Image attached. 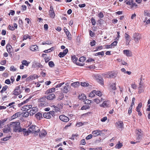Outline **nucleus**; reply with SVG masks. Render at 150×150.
<instances>
[{
	"mask_svg": "<svg viewBox=\"0 0 150 150\" xmlns=\"http://www.w3.org/2000/svg\"><path fill=\"white\" fill-rule=\"evenodd\" d=\"M144 14L145 16H147L150 17V13H149L148 10H145L144 11Z\"/></svg>",
	"mask_w": 150,
	"mask_h": 150,
	"instance_id": "53",
	"label": "nucleus"
},
{
	"mask_svg": "<svg viewBox=\"0 0 150 150\" xmlns=\"http://www.w3.org/2000/svg\"><path fill=\"white\" fill-rule=\"evenodd\" d=\"M49 112L50 115H51L53 117H54L55 115V112L54 111H51Z\"/></svg>",
	"mask_w": 150,
	"mask_h": 150,
	"instance_id": "62",
	"label": "nucleus"
},
{
	"mask_svg": "<svg viewBox=\"0 0 150 150\" xmlns=\"http://www.w3.org/2000/svg\"><path fill=\"white\" fill-rule=\"evenodd\" d=\"M30 63V62H28L25 60H23L21 61V63L24 65L26 66H28Z\"/></svg>",
	"mask_w": 150,
	"mask_h": 150,
	"instance_id": "33",
	"label": "nucleus"
},
{
	"mask_svg": "<svg viewBox=\"0 0 150 150\" xmlns=\"http://www.w3.org/2000/svg\"><path fill=\"white\" fill-rule=\"evenodd\" d=\"M65 85L66 86L64 87L63 92L64 93H67L69 91V87L68 83H66Z\"/></svg>",
	"mask_w": 150,
	"mask_h": 150,
	"instance_id": "22",
	"label": "nucleus"
},
{
	"mask_svg": "<svg viewBox=\"0 0 150 150\" xmlns=\"http://www.w3.org/2000/svg\"><path fill=\"white\" fill-rule=\"evenodd\" d=\"M13 94L15 95H19L22 92V90L20 89L19 86H18L16 87L13 92Z\"/></svg>",
	"mask_w": 150,
	"mask_h": 150,
	"instance_id": "5",
	"label": "nucleus"
},
{
	"mask_svg": "<svg viewBox=\"0 0 150 150\" xmlns=\"http://www.w3.org/2000/svg\"><path fill=\"white\" fill-rule=\"evenodd\" d=\"M30 132L34 134H37L40 131V129L38 127L34 125L31 126L29 128Z\"/></svg>",
	"mask_w": 150,
	"mask_h": 150,
	"instance_id": "2",
	"label": "nucleus"
},
{
	"mask_svg": "<svg viewBox=\"0 0 150 150\" xmlns=\"http://www.w3.org/2000/svg\"><path fill=\"white\" fill-rule=\"evenodd\" d=\"M28 38L29 39H31V37L28 34L24 35L23 36V41L25 40H26Z\"/></svg>",
	"mask_w": 150,
	"mask_h": 150,
	"instance_id": "38",
	"label": "nucleus"
},
{
	"mask_svg": "<svg viewBox=\"0 0 150 150\" xmlns=\"http://www.w3.org/2000/svg\"><path fill=\"white\" fill-rule=\"evenodd\" d=\"M6 48L8 52L10 54L12 51V47L10 44H8L6 45Z\"/></svg>",
	"mask_w": 150,
	"mask_h": 150,
	"instance_id": "26",
	"label": "nucleus"
},
{
	"mask_svg": "<svg viewBox=\"0 0 150 150\" xmlns=\"http://www.w3.org/2000/svg\"><path fill=\"white\" fill-rule=\"evenodd\" d=\"M95 50H94V52L97 51L102 50L103 49V46H98L95 48Z\"/></svg>",
	"mask_w": 150,
	"mask_h": 150,
	"instance_id": "44",
	"label": "nucleus"
},
{
	"mask_svg": "<svg viewBox=\"0 0 150 150\" xmlns=\"http://www.w3.org/2000/svg\"><path fill=\"white\" fill-rule=\"evenodd\" d=\"M126 4L130 6L131 8L134 7L137 8V5L135 3H134L133 0H129L128 1L126 2Z\"/></svg>",
	"mask_w": 150,
	"mask_h": 150,
	"instance_id": "9",
	"label": "nucleus"
},
{
	"mask_svg": "<svg viewBox=\"0 0 150 150\" xmlns=\"http://www.w3.org/2000/svg\"><path fill=\"white\" fill-rule=\"evenodd\" d=\"M64 98V94L62 93H60L59 96L58 97V98L57 99V100H60L63 98Z\"/></svg>",
	"mask_w": 150,
	"mask_h": 150,
	"instance_id": "42",
	"label": "nucleus"
},
{
	"mask_svg": "<svg viewBox=\"0 0 150 150\" xmlns=\"http://www.w3.org/2000/svg\"><path fill=\"white\" fill-rule=\"evenodd\" d=\"M96 93V90H94L93 91L89 94V96L91 98H93L95 96V93Z\"/></svg>",
	"mask_w": 150,
	"mask_h": 150,
	"instance_id": "36",
	"label": "nucleus"
},
{
	"mask_svg": "<svg viewBox=\"0 0 150 150\" xmlns=\"http://www.w3.org/2000/svg\"><path fill=\"white\" fill-rule=\"evenodd\" d=\"M72 60L73 62L76 64L80 66H83L85 64L84 63H81L79 62H77L78 58L76 57L75 55L71 57Z\"/></svg>",
	"mask_w": 150,
	"mask_h": 150,
	"instance_id": "6",
	"label": "nucleus"
},
{
	"mask_svg": "<svg viewBox=\"0 0 150 150\" xmlns=\"http://www.w3.org/2000/svg\"><path fill=\"white\" fill-rule=\"evenodd\" d=\"M21 115V113L20 112H17L14 114L11 117V119H14L18 117H20Z\"/></svg>",
	"mask_w": 150,
	"mask_h": 150,
	"instance_id": "16",
	"label": "nucleus"
},
{
	"mask_svg": "<svg viewBox=\"0 0 150 150\" xmlns=\"http://www.w3.org/2000/svg\"><path fill=\"white\" fill-rule=\"evenodd\" d=\"M122 146V143H121L120 141H119L118 143L116 144L115 147L116 149H120Z\"/></svg>",
	"mask_w": 150,
	"mask_h": 150,
	"instance_id": "37",
	"label": "nucleus"
},
{
	"mask_svg": "<svg viewBox=\"0 0 150 150\" xmlns=\"http://www.w3.org/2000/svg\"><path fill=\"white\" fill-rule=\"evenodd\" d=\"M142 106V104L141 103H139L137 107L136 108V111L140 110V108Z\"/></svg>",
	"mask_w": 150,
	"mask_h": 150,
	"instance_id": "47",
	"label": "nucleus"
},
{
	"mask_svg": "<svg viewBox=\"0 0 150 150\" xmlns=\"http://www.w3.org/2000/svg\"><path fill=\"white\" fill-rule=\"evenodd\" d=\"M96 42L94 40H93L90 43V45L92 46L95 45Z\"/></svg>",
	"mask_w": 150,
	"mask_h": 150,
	"instance_id": "64",
	"label": "nucleus"
},
{
	"mask_svg": "<svg viewBox=\"0 0 150 150\" xmlns=\"http://www.w3.org/2000/svg\"><path fill=\"white\" fill-rule=\"evenodd\" d=\"M11 127L8 126H5L4 128L3 129V131L4 133H8L11 132Z\"/></svg>",
	"mask_w": 150,
	"mask_h": 150,
	"instance_id": "24",
	"label": "nucleus"
},
{
	"mask_svg": "<svg viewBox=\"0 0 150 150\" xmlns=\"http://www.w3.org/2000/svg\"><path fill=\"white\" fill-rule=\"evenodd\" d=\"M102 131L101 130L99 129H98L96 130H94L92 132V134H93V136L94 137H95L96 136L100 135V133Z\"/></svg>",
	"mask_w": 150,
	"mask_h": 150,
	"instance_id": "20",
	"label": "nucleus"
},
{
	"mask_svg": "<svg viewBox=\"0 0 150 150\" xmlns=\"http://www.w3.org/2000/svg\"><path fill=\"white\" fill-rule=\"evenodd\" d=\"M48 65L50 67H53L55 66L54 64L52 61L49 62Z\"/></svg>",
	"mask_w": 150,
	"mask_h": 150,
	"instance_id": "46",
	"label": "nucleus"
},
{
	"mask_svg": "<svg viewBox=\"0 0 150 150\" xmlns=\"http://www.w3.org/2000/svg\"><path fill=\"white\" fill-rule=\"evenodd\" d=\"M79 83L78 82L73 83L71 84V86L74 87H76L77 86Z\"/></svg>",
	"mask_w": 150,
	"mask_h": 150,
	"instance_id": "61",
	"label": "nucleus"
},
{
	"mask_svg": "<svg viewBox=\"0 0 150 150\" xmlns=\"http://www.w3.org/2000/svg\"><path fill=\"white\" fill-rule=\"evenodd\" d=\"M38 48V46L36 45H32L30 47V50L33 51H36Z\"/></svg>",
	"mask_w": 150,
	"mask_h": 150,
	"instance_id": "28",
	"label": "nucleus"
},
{
	"mask_svg": "<svg viewBox=\"0 0 150 150\" xmlns=\"http://www.w3.org/2000/svg\"><path fill=\"white\" fill-rule=\"evenodd\" d=\"M86 98L85 95L84 94H80L79 96V98L81 100H84Z\"/></svg>",
	"mask_w": 150,
	"mask_h": 150,
	"instance_id": "32",
	"label": "nucleus"
},
{
	"mask_svg": "<svg viewBox=\"0 0 150 150\" xmlns=\"http://www.w3.org/2000/svg\"><path fill=\"white\" fill-rule=\"evenodd\" d=\"M10 127L13 129V131L20 132V130L21 129L20 127V123L19 122H12L10 124Z\"/></svg>",
	"mask_w": 150,
	"mask_h": 150,
	"instance_id": "1",
	"label": "nucleus"
},
{
	"mask_svg": "<svg viewBox=\"0 0 150 150\" xmlns=\"http://www.w3.org/2000/svg\"><path fill=\"white\" fill-rule=\"evenodd\" d=\"M115 125L119 128H122L123 127V123L121 121H119L116 123Z\"/></svg>",
	"mask_w": 150,
	"mask_h": 150,
	"instance_id": "18",
	"label": "nucleus"
},
{
	"mask_svg": "<svg viewBox=\"0 0 150 150\" xmlns=\"http://www.w3.org/2000/svg\"><path fill=\"white\" fill-rule=\"evenodd\" d=\"M123 52L127 57H131L132 55V52L128 50H124Z\"/></svg>",
	"mask_w": 150,
	"mask_h": 150,
	"instance_id": "21",
	"label": "nucleus"
},
{
	"mask_svg": "<svg viewBox=\"0 0 150 150\" xmlns=\"http://www.w3.org/2000/svg\"><path fill=\"white\" fill-rule=\"evenodd\" d=\"M47 101L39 103L38 104L39 106L40 107H44L47 106Z\"/></svg>",
	"mask_w": 150,
	"mask_h": 150,
	"instance_id": "31",
	"label": "nucleus"
},
{
	"mask_svg": "<svg viewBox=\"0 0 150 150\" xmlns=\"http://www.w3.org/2000/svg\"><path fill=\"white\" fill-rule=\"evenodd\" d=\"M89 108V106L87 105L83 106L81 108V110H85L88 109Z\"/></svg>",
	"mask_w": 150,
	"mask_h": 150,
	"instance_id": "51",
	"label": "nucleus"
},
{
	"mask_svg": "<svg viewBox=\"0 0 150 150\" xmlns=\"http://www.w3.org/2000/svg\"><path fill=\"white\" fill-rule=\"evenodd\" d=\"M15 104V102H12V103H9L8 104V105H6V106L8 107V106H10V108H14V106L13 105H13L14 104Z\"/></svg>",
	"mask_w": 150,
	"mask_h": 150,
	"instance_id": "48",
	"label": "nucleus"
},
{
	"mask_svg": "<svg viewBox=\"0 0 150 150\" xmlns=\"http://www.w3.org/2000/svg\"><path fill=\"white\" fill-rule=\"evenodd\" d=\"M110 86L111 88L113 90H114L116 89V83H112Z\"/></svg>",
	"mask_w": 150,
	"mask_h": 150,
	"instance_id": "49",
	"label": "nucleus"
},
{
	"mask_svg": "<svg viewBox=\"0 0 150 150\" xmlns=\"http://www.w3.org/2000/svg\"><path fill=\"white\" fill-rule=\"evenodd\" d=\"M35 116L36 118L38 120H40L42 118V114L40 112H38L35 114Z\"/></svg>",
	"mask_w": 150,
	"mask_h": 150,
	"instance_id": "30",
	"label": "nucleus"
},
{
	"mask_svg": "<svg viewBox=\"0 0 150 150\" xmlns=\"http://www.w3.org/2000/svg\"><path fill=\"white\" fill-rule=\"evenodd\" d=\"M46 98L48 100H52L55 98V96L54 93H51L47 96Z\"/></svg>",
	"mask_w": 150,
	"mask_h": 150,
	"instance_id": "17",
	"label": "nucleus"
},
{
	"mask_svg": "<svg viewBox=\"0 0 150 150\" xmlns=\"http://www.w3.org/2000/svg\"><path fill=\"white\" fill-rule=\"evenodd\" d=\"M55 89L54 88H51L47 90L46 92V93L47 94H49L50 93L54 92L55 91Z\"/></svg>",
	"mask_w": 150,
	"mask_h": 150,
	"instance_id": "29",
	"label": "nucleus"
},
{
	"mask_svg": "<svg viewBox=\"0 0 150 150\" xmlns=\"http://www.w3.org/2000/svg\"><path fill=\"white\" fill-rule=\"evenodd\" d=\"M50 10L49 11L50 16L51 18H53L54 17L55 14L54 11L53 6L50 5Z\"/></svg>",
	"mask_w": 150,
	"mask_h": 150,
	"instance_id": "8",
	"label": "nucleus"
},
{
	"mask_svg": "<svg viewBox=\"0 0 150 150\" xmlns=\"http://www.w3.org/2000/svg\"><path fill=\"white\" fill-rule=\"evenodd\" d=\"M8 87V86L6 85L3 86L2 88V89L0 91L1 93H2L4 91H6L7 88Z\"/></svg>",
	"mask_w": 150,
	"mask_h": 150,
	"instance_id": "45",
	"label": "nucleus"
},
{
	"mask_svg": "<svg viewBox=\"0 0 150 150\" xmlns=\"http://www.w3.org/2000/svg\"><path fill=\"white\" fill-rule=\"evenodd\" d=\"M47 134V132L45 129L41 131L39 133V136L40 138L45 137Z\"/></svg>",
	"mask_w": 150,
	"mask_h": 150,
	"instance_id": "23",
	"label": "nucleus"
},
{
	"mask_svg": "<svg viewBox=\"0 0 150 150\" xmlns=\"http://www.w3.org/2000/svg\"><path fill=\"white\" fill-rule=\"evenodd\" d=\"M29 112H24L23 115V117H28L29 115Z\"/></svg>",
	"mask_w": 150,
	"mask_h": 150,
	"instance_id": "55",
	"label": "nucleus"
},
{
	"mask_svg": "<svg viewBox=\"0 0 150 150\" xmlns=\"http://www.w3.org/2000/svg\"><path fill=\"white\" fill-rule=\"evenodd\" d=\"M98 17L100 18H103L104 16V15L102 12H100L98 14Z\"/></svg>",
	"mask_w": 150,
	"mask_h": 150,
	"instance_id": "60",
	"label": "nucleus"
},
{
	"mask_svg": "<svg viewBox=\"0 0 150 150\" xmlns=\"http://www.w3.org/2000/svg\"><path fill=\"white\" fill-rule=\"evenodd\" d=\"M133 38L135 42L138 43L139 41L141 39V36L139 33H135L133 35Z\"/></svg>",
	"mask_w": 150,
	"mask_h": 150,
	"instance_id": "3",
	"label": "nucleus"
},
{
	"mask_svg": "<svg viewBox=\"0 0 150 150\" xmlns=\"http://www.w3.org/2000/svg\"><path fill=\"white\" fill-rule=\"evenodd\" d=\"M143 86V84H139V86L138 87V89L139 90V93H141L143 91L142 88Z\"/></svg>",
	"mask_w": 150,
	"mask_h": 150,
	"instance_id": "34",
	"label": "nucleus"
},
{
	"mask_svg": "<svg viewBox=\"0 0 150 150\" xmlns=\"http://www.w3.org/2000/svg\"><path fill=\"white\" fill-rule=\"evenodd\" d=\"M22 132L24 136H28L29 135L30 132L29 130H27L25 128L21 129L20 130V132Z\"/></svg>",
	"mask_w": 150,
	"mask_h": 150,
	"instance_id": "19",
	"label": "nucleus"
},
{
	"mask_svg": "<svg viewBox=\"0 0 150 150\" xmlns=\"http://www.w3.org/2000/svg\"><path fill=\"white\" fill-rule=\"evenodd\" d=\"M92 24L94 25L96 24V21L95 20L94 18H92L91 20Z\"/></svg>",
	"mask_w": 150,
	"mask_h": 150,
	"instance_id": "54",
	"label": "nucleus"
},
{
	"mask_svg": "<svg viewBox=\"0 0 150 150\" xmlns=\"http://www.w3.org/2000/svg\"><path fill=\"white\" fill-rule=\"evenodd\" d=\"M32 107V106L31 105H25L22 107L21 110L23 111H27L31 109Z\"/></svg>",
	"mask_w": 150,
	"mask_h": 150,
	"instance_id": "15",
	"label": "nucleus"
},
{
	"mask_svg": "<svg viewBox=\"0 0 150 150\" xmlns=\"http://www.w3.org/2000/svg\"><path fill=\"white\" fill-rule=\"evenodd\" d=\"M66 55L62 52H60L58 54V56L60 58L63 57Z\"/></svg>",
	"mask_w": 150,
	"mask_h": 150,
	"instance_id": "59",
	"label": "nucleus"
},
{
	"mask_svg": "<svg viewBox=\"0 0 150 150\" xmlns=\"http://www.w3.org/2000/svg\"><path fill=\"white\" fill-rule=\"evenodd\" d=\"M54 49V47H53L50 49L47 50H46L43 51L45 53H48L50 52L51 51H53Z\"/></svg>",
	"mask_w": 150,
	"mask_h": 150,
	"instance_id": "43",
	"label": "nucleus"
},
{
	"mask_svg": "<svg viewBox=\"0 0 150 150\" xmlns=\"http://www.w3.org/2000/svg\"><path fill=\"white\" fill-rule=\"evenodd\" d=\"M97 81L98 83H100L101 85H103L104 84V81L103 79L100 77L98 79H97Z\"/></svg>",
	"mask_w": 150,
	"mask_h": 150,
	"instance_id": "35",
	"label": "nucleus"
},
{
	"mask_svg": "<svg viewBox=\"0 0 150 150\" xmlns=\"http://www.w3.org/2000/svg\"><path fill=\"white\" fill-rule=\"evenodd\" d=\"M110 102L108 100L104 101L100 106L103 108H108L110 107Z\"/></svg>",
	"mask_w": 150,
	"mask_h": 150,
	"instance_id": "14",
	"label": "nucleus"
},
{
	"mask_svg": "<svg viewBox=\"0 0 150 150\" xmlns=\"http://www.w3.org/2000/svg\"><path fill=\"white\" fill-rule=\"evenodd\" d=\"M31 109L29 112L30 116H33L38 111V108L37 107H32Z\"/></svg>",
	"mask_w": 150,
	"mask_h": 150,
	"instance_id": "12",
	"label": "nucleus"
},
{
	"mask_svg": "<svg viewBox=\"0 0 150 150\" xmlns=\"http://www.w3.org/2000/svg\"><path fill=\"white\" fill-rule=\"evenodd\" d=\"M38 77L37 75L34 74L29 76L26 79V80L27 81H29L33 80Z\"/></svg>",
	"mask_w": 150,
	"mask_h": 150,
	"instance_id": "10",
	"label": "nucleus"
},
{
	"mask_svg": "<svg viewBox=\"0 0 150 150\" xmlns=\"http://www.w3.org/2000/svg\"><path fill=\"white\" fill-rule=\"evenodd\" d=\"M89 150H102V149L101 147H100L95 148H90Z\"/></svg>",
	"mask_w": 150,
	"mask_h": 150,
	"instance_id": "63",
	"label": "nucleus"
},
{
	"mask_svg": "<svg viewBox=\"0 0 150 150\" xmlns=\"http://www.w3.org/2000/svg\"><path fill=\"white\" fill-rule=\"evenodd\" d=\"M95 94L100 97L102 95V93L99 91H96V93H95Z\"/></svg>",
	"mask_w": 150,
	"mask_h": 150,
	"instance_id": "58",
	"label": "nucleus"
},
{
	"mask_svg": "<svg viewBox=\"0 0 150 150\" xmlns=\"http://www.w3.org/2000/svg\"><path fill=\"white\" fill-rule=\"evenodd\" d=\"M131 87L134 89H136L137 88V86L136 84L135 83H132L131 84Z\"/></svg>",
	"mask_w": 150,
	"mask_h": 150,
	"instance_id": "56",
	"label": "nucleus"
},
{
	"mask_svg": "<svg viewBox=\"0 0 150 150\" xmlns=\"http://www.w3.org/2000/svg\"><path fill=\"white\" fill-rule=\"evenodd\" d=\"M107 74L109 76L108 78H114L116 76L117 72L115 71H109L107 73Z\"/></svg>",
	"mask_w": 150,
	"mask_h": 150,
	"instance_id": "7",
	"label": "nucleus"
},
{
	"mask_svg": "<svg viewBox=\"0 0 150 150\" xmlns=\"http://www.w3.org/2000/svg\"><path fill=\"white\" fill-rule=\"evenodd\" d=\"M64 33L67 36V39L69 40H71L72 38L71 37V35L68 30L67 29L66 27H64Z\"/></svg>",
	"mask_w": 150,
	"mask_h": 150,
	"instance_id": "13",
	"label": "nucleus"
},
{
	"mask_svg": "<svg viewBox=\"0 0 150 150\" xmlns=\"http://www.w3.org/2000/svg\"><path fill=\"white\" fill-rule=\"evenodd\" d=\"M104 55V52L103 51H102L101 52H97L95 54V56H97L101 55L102 56V57Z\"/></svg>",
	"mask_w": 150,
	"mask_h": 150,
	"instance_id": "40",
	"label": "nucleus"
},
{
	"mask_svg": "<svg viewBox=\"0 0 150 150\" xmlns=\"http://www.w3.org/2000/svg\"><path fill=\"white\" fill-rule=\"evenodd\" d=\"M136 135H137V139L139 140L143 136V132L141 129H136Z\"/></svg>",
	"mask_w": 150,
	"mask_h": 150,
	"instance_id": "4",
	"label": "nucleus"
},
{
	"mask_svg": "<svg viewBox=\"0 0 150 150\" xmlns=\"http://www.w3.org/2000/svg\"><path fill=\"white\" fill-rule=\"evenodd\" d=\"M83 124H84V123H83L82 122H77V123L76 124V126H77L78 127H80L81 126H82L83 125Z\"/></svg>",
	"mask_w": 150,
	"mask_h": 150,
	"instance_id": "50",
	"label": "nucleus"
},
{
	"mask_svg": "<svg viewBox=\"0 0 150 150\" xmlns=\"http://www.w3.org/2000/svg\"><path fill=\"white\" fill-rule=\"evenodd\" d=\"M117 41H115L112 43L110 45L111 48H112V47L115 46L117 45Z\"/></svg>",
	"mask_w": 150,
	"mask_h": 150,
	"instance_id": "57",
	"label": "nucleus"
},
{
	"mask_svg": "<svg viewBox=\"0 0 150 150\" xmlns=\"http://www.w3.org/2000/svg\"><path fill=\"white\" fill-rule=\"evenodd\" d=\"M43 116L47 119H50L51 118V115L50 114L49 112H45L43 114Z\"/></svg>",
	"mask_w": 150,
	"mask_h": 150,
	"instance_id": "27",
	"label": "nucleus"
},
{
	"mask_svg": "<svg viewBox=\"0 0 150 150\" xmlns=\"http://www.w3.org/2000/svg\"><path fill=\"white\" fill-rule=\"evenodd\" d=\"M125 36L126 40V43L127 45H128L129 44L130 40V36L128 34L125 33Z\"/></svg>",
	"mask_w": 150,
	"mask_h": 150,
	"instance_id": "25",
	"label": "nucleus"
},
{
	"mask_svg": "<svg viewBox=\"0 0 150 150\" xmlns=\"http://www.w3.org/2000/svg\"><path fill=\"white\" fill-rule=\"evenodd\" d=\"M62 19L63 20V23L65 24L67 23V20L66 18L65 17H62Z\"/></svg>",
	"mask_w": 150,
	"mask_h": 150,
	"instance_id": "52",
	"label": "nucleus"
},
{
	"mask_svg": "<svg viewBox=\"0 0 150 150\" xmlns=\"http://www.w3.org/2000/svg\"><path fill=\"white\" fill-rule=\"evenodd\" d=\"M46 98L47 99L46 97H44L39 98L38 100L39 103L43 102L44 101H46Z\"/></svg>",
	"mask_w": 150,
	"mask_h": 150,
	"instance_id": "39",
	"label": "nucleus"
},
{
	"mask_svg": "<svg viewBox=\"0 0 150 150\" xmlns=\"http://www.w3.org/2000/svg\"><path fill=\"white\" fill-rule=\"evenodd\" d=\"M59 118L61 121L64 122H67L69 120V118L64 115H60Z\"/></svg>",
	"mask_w": 150,
	"mask_h": 150,
	"instance_id": "11",
	"label": "nucleus"
},
{
	"mask_svg": "<svg viewBox=\"0 0 150 150\" xmlns=\"http://www.w3.org/2000/svg\"><path fill=\"white\" fill-rule=\"evenodd\" d=\"M86 60V58L85 57L82 56L79 59V61L80 62H82V63H83V62H84Z\"/></svg>",
	"mask_w": 150,
	"mask_h": 150,
	"instance_id": "41",
	"label": "nucleus"
}]
</instances>
